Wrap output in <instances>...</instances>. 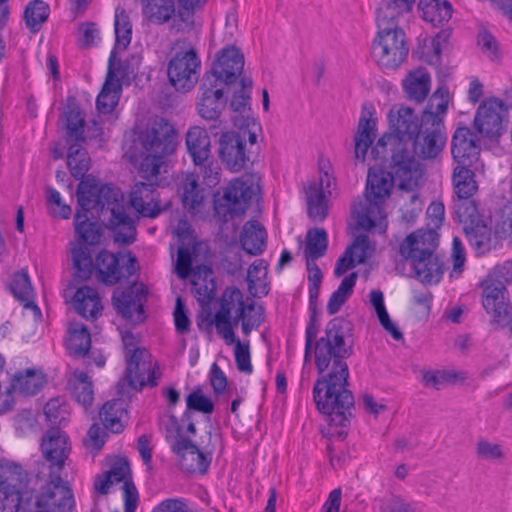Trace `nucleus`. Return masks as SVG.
I'll return each instance as SVG.
<instances>
[{
    "label": "nucleus",
    "mask_w": 512,
    "mask_h": 512,
    "mask_svg": "<svg viewBox=\"0 0 512 512\" xmlns=\"http://www.w3.org/2000/svg\"><path fill=\"white\" fill-rule=\"evenodd\" d=\"M171 450L179 459L181 468L190 473H205L210 459L189 439H180L172 444Z\"/></svg>",
    "instance_id": "23"
},
{
    "label": "nucleus",
    "mask_w": 512,
    "mask_h": 512,
    "mask_svg": "<svg viewBox=\"0 0 512 512\" xmlns=\"http://www.w3.org/2000/svg\"><path fill=\"white\" fill-rule=\"evenodd\" d=\"M255 193L256 187L252 183L242 179L232 180L223 195L224 206L226 207L223 213L224 216H239L244 214Z\"/></svg>",
    "instance_id": "21"
},
{
    "label": "nucleus",
    "mask_w": 512,
    "mask_h": 512,
    "mask_svg": "<svg viewBox=\"0 0 512 512\" xmlns=\"http://www.w3.org/2000/svg\"><path fill=\"white\" fill-rule=\"evenodd\" d=\"M482 287V304L486 312L492 315V325L497 329L509 327L512 333V305L506 297V287L491 276L482 282Z\"/></svg>",
    "instance_id": "11"
},
{
    "label": "nucleus",
    "mask_w": 512,
    "mask_h": 512,
    "mask_svg": "<svg viewBox=\"0 0 512 512\" xmlns=\"http://www.w3.org/2000/svg\"><path fill=\"white\" fill-rule=\"evenodd\" d=\"M145 301L146 291L137 285L130 286L125 290L116 289L112 296V303L117 313L134 322L144 320L143 305Z\"/></svg>",
    "instance_id": "17"
},
{
    "label": "nucleus",
    "mask_w": 512,
    "mask_h": 512,
    "mask_svg": "<svg viewBox=\"0 0 512 512\" xmlns=\"http://www.w3.org/2000/svg\"><path fill=\"white\" fill-rule=\"evenodd\" d=\"M307 213L316 222H322L328 215L327 199L324 191L319 189L316 182L306 189Z\"/></svg>",
    "instance_id": "42"
},
{
    "label": "nucleus",
    "mask_w": 512,
    "mask_h": 512,
    "mask_svg": "<svg viewBox=\"0 0 512 512\" xmlns=\"http://www.w3.org/2000/svg\"><path fill=\"white\" fill-rule=\"evenodd\" d=\"M243 67V54L235 46H229L221 50L212 70L204 76H214L221 85L231 84L241 75Z\"/></svg>",
    "instance_id": "20"
},
{
    "label": "nucleus",
    "mask_w": 512,
    "mask_h": 512,
    "mask_svg": "<svg viewBox=\"0 0 512 512\" xmlns=\"http://www.w3.org/2000/svg\"><path fill=\"white\" fill-rule=\"evenodd\" d=\"M142 147L138 173L147 180L156 178L165 163V157L174 152L176 130L164 118L154 119L139 135Z\"/></svg>",
    "instance_id": "4"
},
{
    "label": "nucleus",
    "mask_w": 512,
    "mask_h": 512,
    "mask_svg": "<svg viewBox=\"0 0 512 512\" xmlns=\"http://www.w3.org/2000/svg\"><path fill=\"white\" fill-rule=\"evenodd\" d=\"M395 181L399 183L392 168L389 172L374 167L369 169L366 197L355 203L352 210L359 228L369 231L376 226L386 227L385 215L380 204L389 197Z\"/></svg>",
    "instance_id": "6"
},
{
    "label": "nucleus",
    "mask_w": 512,
    "mask_h": 512,
    "mask_svg": "<svg viewBox=\"0 0 512 512\" xmlns=\"http://www.w3.org/2000/svg\"><path fill=\"white\" fill-rule=\"evenodd\" d=\"M328 246V236L323 228L309 229L306 234L305 259L317 260L324 256Z\"/></svg>",
    "instance_id": "47"
},
{
    "label": "nucleus",
    "mask_w": 512,
    "mask_h": 512,
    "mask_svg": "<svg viewBox=\"0 0 512 512\" xmlns=\"http://www.w3.org/2000/svg\"><path fill=\"white\" fill-rule=\"evenodd\" d=\"M45 376L41 370L26 369L16 373L11 381V389L23 395H35L43 387Z\"/></svg>",
    "instance_id": "36"
},
{
    "label": "nucleus",
    "mask_w": 512,
    "mask_h": 512,
    "mask_svg": "<svg viewBox=\"0 0 512 512\" xmlns=\"http://www.w3.org/2000/svg\"><path fill=\"white\" fill-rule=\"evenodd\" d=\"M192 292L201 306H207L215 296L216 284L213 271L206 265L196 266L191 276Z\"/></svg>",
    "instance_id": "27"
},
{
    "label": "nucleus",
    "mask_w": 512,
    "mask_h": 512,
    "mask_svg": "<svg viewBox=\"0 0 512 512\" xmlns=\"http://www.w3.org/2000/svg\"><path fill=\"white\" fill-rule=\"evenodd\" d=\"M44 414L52 425H61L67 420V405L59 398L50 399L44 407Z\"/></svg>",
    "instance_id": "56"
},
{
    "label": "nucleus",
    "mask_w": 512,
    "mask_h": 512,
    "mask_svg": "<svg viewBox=\"0 0 512 512\" xmlns=\"http://www.w3.org/2000/svg\"><path fill=\"white\" fill-rule=\"evenodd\" d=\"M41 452L45 461L38 464L36 477L61 475L71 452L69 437L58 428L48 430L41 441Z\"/></svg>",
    "instance_id": "10"
},
{
    "label": "nucleus",
    "mask_w": 512,
    "mask_h": 512,
    "mask_svg": "<svg viewBox=\"0 0 512 512\" xmlns=\"http://www.w3.org/2000/svg\"><path fill=\"white\" fill-rule=\"evenodd\" d=\"M130 205L144 217L155 218L162 211L152 183H136L130 192Z\"/></svg>",
    "instance_id": "24"
},
{
    "label": "nucleus",
    "mask_w": 512,
    "mask_h": 512,
    "mask_svg": "<svg viewBox=\"0 0 512 512\" xmlns=\"http://www.w3.org/2000/svg\"><path fill=\"white\" fill-rule=\"evenodd\" d=\"M67 165L70 169L71 175L75 179H82V181L89 178H84L85 174L90 168V157L88 152L82 148L78 142L71 144L68 149ZM90 178H93L90 176Z\"/></svg>",
    "instance_id": "45"
},
{
    "label": "nucleus",
    "mask_w": 512,
    "mask_h": 512,
    "mask_svg": "<svg viewBox=\"0 0 512 512\" xmlns=\"http://www.w3.org/2000/svg\"><path fill=\"white\" fill-rule=\"evenodd\" d=\"M192 259L188 248L180 247L177 253V260L175 270L179 278L186 279L192 276L193 269L191 268Z\"/></svg>",
    "instance_id": "63"
},
{
    "label": "nucleus",
    "mask_w": 512,
    "mask_h": 512,
    "mask_svg": "<svg viewBox=\"0 0 512 512\" xmlns=\"http://www.w3.org/2000/svg\"><path fill=\"white\" fill-rule=\"evenodd\" d=\"M379 510L380 512H419L417 506L394 494L379 499Z\"/></svg>",
    "instance_id": "57"
},
{
    "label": "nucleus",
    "mask_w": 512,
    "mask_h": 512,
    "mask_svg": "<svg viewBox=\"0 0 512 512\" xmlns=\"http://www.w3.org/2000/svg\"><path fill=\"white\" fill-rule=\"evenodd\" d=\"M376 22L378 32L371 47L372 58L382 69L395 70L408 55L405 33L398 27V21L382 22L376 17Z\"/></svg>",
    "instance_id": "8"
},
{
    "label": "nucleus",
    "mask_w": 512,
    "mask_h": 512,
    "mask_svg": "<svg viewBox=\"0 0 512 512\" xmlns=\"http://www.w3.org/2000/svg\"><path fill=\"white\" fill-rule=\"evenodd\" d=\"M13 481L7 478L0 482V512H27L24 500L31 494V480L25 485L20 482L19 487Z\"/></svg>",
    "instance_id": "25"
},
{
    "label": "nucleus",
    "mask_w": 512,
    "mask_h": 512,
    "mask_svg": "<svg viewBox=\"0 0 512 512\" xmlns=\"http://www.w3.org/2000/svg\"><path fill=\"white\" fill-rule=\"evenodd\" d=\"M372 106L369 109L363 105L362 116L359 119L357 133L355 135V157L364 160L368 148L371 146L376 134V122L372 118Z\"/></svg>",
    "instance_id": "29"
},
{
    "label": "nucleus",
    "mask_w": 512,
    "mask_h": 512,
    "mask_svg": "<svg viewBox=\"0 0 512 512\" xmlns=\"http://www.w3.org/2000/svg\"><path fill=\"white\" fill-rule=\"evenodd\" d=\"M85 120L78 108H70L65 113V129L69 141L83 142Z\"/></svg>",
    "instance_id": "53"
},
{
    "label": "nucleus",
    "mask_w": 512,
    "mask_h": 512,
    "mask_svg": "<svg viewBox=\"0 0 512 512\" xmlns=\"http://www.w3.org/2000/svg\"><path fill=\"white\" fill-rule=\"evenodd\" d=\"M125 413V402L122 399H114L102 406L99 418L106 430L120 433L124 428L122 418Z\"/></svg>",
    "instance_id": "39"
},
{
    "label": "nucleus",
    "mask_w": 512,
    "mask_h": 512,
    "mask_svg": "<svg viewBox=\"0 0 512 512\" xmlns=\"http://www.w3.org/2000/svg\"><path fill=\"white\" fill-rule=\"evenodd\" d=\"M356 280L357 273L353 272L341 281L337 290L332 293L328 300L327 312L329 315L336 314L352 295Z\"/></svg>",
    "instance_id": "48"
},
{
    "label": "nucleus",
    "mask_w": 512,
    "mask_h": 512,
    "mask_svg": "<svg viewBox=\"0 0 512 512\" xmlns=\"http://www.w3.org/2000/svg\"><path fill=\"white\" fill-rule=\"evenodd\" d=\"M448 108V90L439 87L429 98L428 104L422 113V124L431 126V129L425 128L424 132L419 134L413 140V146L408 145V157H403L400 168L402 172L397 171L395 163L390 166L399 179V188L412 191L418 187L423 176V167L418 158H435L443 149L446 137L441 132V125Z\"/></svg>",
    "instance_id": "3"
},
{
    "label": "nucleus",
    "mask_w": 512,
    "mask_h": 512,
    "mask_svg": "<svg viewBox=\"0 0 512 512\" xmlns=\"http://www.w3.org/2000/svg\"><path fill=\"white\" fill-rule=\"evenodd\" d=\"M438 246V234L432 230L419 229L410 233L399 246L400 255L410 264L418 258L435 253Z\"/></svg>",
    "instance_id": "18"
},
{
    "label": "nucleus",
    "mask_w": 512,
    "mask_h": 512,
    "mask_svg": "<svg viewBox=\"0 0 512 512\" xmlns=\"http://www.w3.org/2000/svg\"><path fill=\"white\" fill-rule=\"evenodd\" d=\"M352 324L342 317L330 320L314 345L315 366L320 374L313 388L318 410L326 416L327 434L343 439L354 407V396L347 389L349 368L346 359L353 354Z\"/></svg>",
    "instance_id": "1"
},
{
    "label": "nucleus",
    "mask_w": 512,
    "mask_h": 512,
    "mask_svg": "<svg viewBox=\"0 0 512 512\" xmlns=\"http://www.w3.org/2000/svg\"><path fill=\"white\" fill-rule=\"evenodd\" d=\"M160 428L165 434L166 440L172 446L173 443L184 439L182 437V427L179 424L177 418L171 414H164L160 418Z\"/></svg>",
    "instance_id": "59"
},
{
    "label": "nucleus",
    "mask_w": 512,
    "mask_h": 512,
    "mask_svg": "<svg viewBox=\"0 0 512 512\" xmlns=\"http://www.w3.org/2000/svg\"><path fill=\"white\" fill-rule=\"evenodd\" d=\"M220 158L226 167L239 172L250 162V151L246 145V132H226L220 137Z\"/></svg>",
    "instance_id": "15"
},
{
    "label": "nucleus",
    "mask_w": 512,
    "mask_h": 512,
    "mask_svg": "<svg viewBox=\"0 0 512 512\" xmlns=\"http://www.w3.org/2000/svg\"><path fill=\"white\" fill-rule=\"evenodd\" d=\"M507 122V107L497 98L483 101L474 117L475 129L487 138L500 136L504 132Z\"/></svg>",
    "instance_id": "14"
},
{
    "label": "nucleus",
    "mask_w": 512,
    "mask_h": 512,
    "mask_svg": "<svg viewBox=\"0 0 512 512\" xmlns=\"http://www.w3.org/2000/svg\"><path fill=\"white\" fill-rule=\"evenodd\" d=\"M244 307L243 293L238 288L228 287L224 290L220 299V308L215 313L212 323L228 345L235 342V333L232 329L233 316L242 315Z\"/></svg>",
    "instance_id": "13"
},
{
    "label": "nucleus",
    "mask_w": 512,
    "mask_h": 512,
    "mask_svg": "<svg viewBox=\"0 0 512 512\" xmlns=\"http://www.w3.org/2000/svg\"><path fill=\"white\" fill-rule=\"evenodd\" d=\"M263 314V308L261 306L256 307L254 302L245 304L242 315L233 316L232 328L241 322L242 332L247 336L262 324L264 321Z\"/></svg>",
    "instance_id": "49"
},
{
    "label": "nucleus",
    "mask_w": 512,
    "mask_h": 512,
    "mask_svg": "<svg viewBox=\"0 0 512 512\" xmlns=\"http://www.w3.org/2000/svg\"><path fill=\"white\" fill-rule=\"evenodd\" d=\"M114 30L116 42L114 49L124 51L132 39V23L126 10L117 7L115 10Z\"/></svg>",
    "instance_id": "46"
},
{
    "label": "nucleus",
    "mask_w": 512,
    "mask_h": 512,
    "mask_svg": "<svg viewBox=\"0 0 512 512\" xmlns=\"http://www.w3.org/2000/svg\"><path fill=\"white\" fill-rule=\"evenodd\" d=\"M47 204L49 206L50 213L53 216H58L63 219H68L71 215V207L63 203L60 193L52 188L46 189Z\"/></svg>",
    "instance_id": "58"
},
{
    "label": "nucleus",
    "mask_w": 512,
    "mask_h": 512,
    "mask_svg": "<svg viewBox=\"0 0 512 512\" xmlns=\"http://www.w3.org/2000/svg\"><path fill=\"white\" fill-rule=\"evenodd\" d=\"M121 85H114L112 82H106L96 99L97 110L102 114H108L113 111L119 100Z\"/></svg>",
    "instance_id": "54"
},
{
    "label": "nucleus",
    "mask_w": 512,
    "mask_h": 512,
    "mask_svg": "<svg viewBox=\"0 0 512 512\" xmlns=\"http://www.w3.org/2000/svg\"><path fill=\"white\" fill-rule=\"evenodd\" d=\"M478 457L486 460H497L504 457L502 447L499 444L487 440H479L476 446Z\"/></svg>",
    "instance_id": "64"
},
{
    "label": "nucleus",
    "mask_w": 512,
    "mask_h": 512,
    "mask_svg": "<svg viewBox=\"0 0 512 512\" xmlns=\"http://www.w3.org/2000/svg\"><path fill=\"white\" fill-rule=\"evenodd\" d=\"M200 98L197 109L201 117L215 120L226 105L223 88L214 76H204L200 85Z\"/></svg>",
    "instance_id": "19"
},
{
    "label": "nucleus",
    "mask_w": 512,
    "mask_h": 512,
    "mask_svg": "<svg viewBox=\"0 0 512 512\" xmlns=\"http://www.w3.org/2000/svg\"><path fill=\"white\" fill-rule=\"evenodd\" d=\"M49 7L42 0H34L27 4L24 11V19L27 27L32 32H37L41 25L47 20Z\"/></svg>",
    "instance_id": "52"
},
{
    "label": "nucleus",
    "mask_w": 512,
    "mask_h": 512,
    "mask_svg": "<svg viewBox=\"0 0 512 512\" xmlns=\"http://www.w3.org/2000/svg\"><path fill=\"white\" fill-rule=\"evenodd\" d=\"M267 233L258 221L247 222L240 236L242 248L250 255L262 254L266 248Z\"/></svg>",
    "instance_id": "34"
},
{
    "label": "nucleus",
    "mask_w": 512,
    "mask_h": 512,
    "mask_svg": "<svg viewBox=\"0 0 512 512\" xmlns=\"http://www.w3.org/2000/svg\"><path fill=\"white\" fill-rule=\"evenodd\" d=\"M451 152L457 164L472 165L480 153L478 137L468 127L457 128L452 137Z\"/></svg>",
    "instance_id": "22"
},
{
    "label": "nucleus",
    "mask_w": 512,
    "mask_h": 512,
    "mask_svg": "<svg viewBox=\"0 0 512 512\" xmlns=\"http://www.w3.org/2000/svg\"><path fill=\"white\" fill-rule=\"evenodd\" d=\"M125 375L130 387L141 390L144 386H157L162 374L148 350L136 349L126 359Z\"/></svg>",
    "instance_id": "12"
},
{
    "label": "nucleus",
    "mask_w": 512,
    "mask_h": 512,
    "mask_svg": "<svg viewBox=\"0 0 512 512\" xmlns=\"http://www.w3.org/2000/svg\"><path fill=\"white\" fill-rule=\"evenodd\" d=\"M370 302L375 309L377 317L382 327L391 334L395 340L403 338V334L397 326L391 321L384 304V295L380 290H372L370 293Z\"/></svg>",
    "instance_id": "50"
},
{
    "label": "nucleus",
    "mask_w": 512,
    "mask_h": 512,
    "mask_svg": "<svg viewBox=\"0 0 512 512\" xmlns=\"http://www.w3.org/2000/svg\"><path fill=\"white\" fill-rule=\"evenodd\" d=\"M464 231L470 245L478 255L489 252L492 248V232L484 223L464 226Z\"/></svg>",
    "instance_id": "43"
},
{
    "label": "nucleus",
    "mask_w": 512,
    "mask_h": 512,
    "mask_svg": "<svg viewBox=\"0 0 512 512\" xmlns=\"http://www.w3.org/2000/svg\"><path fill=\"white\" fill-rule=\"evenodd\" d=\"M186 146L197 166L205 165L210 156V137L201 127H191L186 134Z\"/></svg>",
    "instance_id": "30"
},
{
    "label": "nucleus",
    "mask_w": 512,
    "mask_h": 512,
    "mask_svg": "<svg viewBox=\"0 0 512 512\" xmlns=\"http://www.w3.org/2000/svg\"><path fill=\"white\" fill-rule=\"evenodd\" d=\"M368 250V236L364 234L358 235L353 244L345 250L343 256L337 260L334 269L335 276L340 277L357 264L365 263L368 257Z\"/></svg>",
    "instance_id": "28"
},
{
    "label": "nucleus",
    "mask_w": 512,
    "mask_h": 512,
    "mask_svg": "<svg viewBox=\"0 0 512 512\" xmlns=\"http://www.w3.org/2000/svg\"><path fill=\"white\" fill-rule=\"evenodd\" d=\"M389 122L392 130L391 134L382 136L372 148V154L375 159H384L386 146H391V161L395 163L397 171L402 172L400 168L403 157H408V145H414L413 140L420 134L421 127L418 116L410 107H394L389 112Z\"/></svg>",
    "instance_id": "5"
},
{
    "label": "nucleus",
    "mask_w": 512,
    "mask_h": 512,
    "mask_svg": "<svg viewBox=\"0 0 512 512\" xmlns=\"http://www.w3.org/2000/svg\"><path fill=\"white\" fill-rule=\"evenodd\" d=\"M456 214L461 223L467 225H474L478 221V209L473 201L459 200L455 205Z\"/></svg>",
    "instance_id": "61"
},
{
    "label": "nucleus",
    "mask_w": 512,
    "mask_h": 512,
    "mask_svg": "<svg viewBox=\"0 0 512 512\" xmlns=\"http://www.w3.org/2000/svg\"><path fill=\"white\" fill-rule=\"evenodd\" d=\"M105 474L110 478L112 484L123 482L124 512H135L139 495L136 487L129 480L130 467L128 462L125 460L115 462Z\"/></svg>",
    "instance_id": "26"
},
{
    "label": "nucleus",
    "mask_w": 512,
    "mask_h": 512,
    "mask_svg": "<svg viewBox=\"0 0 512 512\" xmlns=\"http://www.w3.org/2000/svg\"><path fill=\"white\" fill-rule=\"evenodd\" d=\"M471 165L457 164L453 171V185L458 200H467L477 191L478 186L474 179Z\"/></svg>",
    "instance_id": "38"
},
{
    "label": "nucleus",
    "mask_w": 512,
    "mask_h": 512,
    "mask_svg": "<svg viewBox=\"0 0 512 512\" xmlns=\"http://www.w3.org/2000/svg\"><path fill=\"white\" fill-rule=\"evenodd\" d=\"M416 0H387L377 9L376 17L382 22L385 19L398 21L399 17L412 10Z\"/></svg>",
    "instance_id": "51"
},
{
    "label": "nucleus",
    "mask_w": 512,
    "mask_h": 512,
    "mask_svg": "<svg viewBox=\"0 0 512 512\" xmlns=\"http://www.w3.org/2000/svg\"><path fill=\"white\" fill-rule=\"evenodd\" d=\"M66 347L70 354L84 357L91 347V336L87 327L82 323H72L69 327Z\"/></svg>",
    "instance_id": "41"
},
{
    "label": "nucleus",
    "mask_w": 512,
    "mask_h": 512,
    "mask_svg": "<svg viewBox=\"0 0 512 512\" xmlns=\"http://www.w3.org/2000/svg\"><path fill=\"white\" fill-rule=\"evenodd\" d=\"M187 408L204 414H211L214 404L201 390L191 392L186 398Z\"/></svg>",
    "instance_id": "60"
},
{
    "label": "nucleus",
    "mask_w": 512,
    "mask_h": 512,
    "mask_svg": "<svg viewBox=\"0 0 512 512\" xmlns=\"http://www.w3.org/2000/svg\"><path fill=\"white\" fill-rule=\"evenodd\" d=\"M179 50L168 63L167 74L177 91L191 90L199 79L201 61L195 49L185 41H178Z\"/></svg>",
    "instance_id": "9"
},
{
    "label": "nucleus",
    "mask_w": 512,
    "mask_h": 512,
    "mask_svg": "<svg viewBox=\"0 0 512 512\" xmlns=\"http://www.w3.org/2000/svg\"><path fill=\"white\" fill-rule=\"evenodd\" d=\"M24 503L29 511L39 509L45 512H71L75 506L73 492L61 475L31 480V494Z\"/></svg>",
    "instance_id": "7"
},
{
    "label": "nucleus",
    "mask_w": 512,
    "mask_h": 512,
    "mask_svg": "<svg viewBox=\"0 0 512 512\" xmlns=\"http://www.w3.org/2000/svg\"><path fill=\"white\" fill-rule=\"evenodd\" d=\"M107 433L96 423L92 424L84 439V445L88 449L99 451L105 444Z\"/></svg>",
    "instance_id": "62"
},
{
    "label": "nucleus",
    "mask_w": 512,
    "mask_h": 512,
    "mask_svg": "<svg viewBox=\"0 0 512 512\" xmlns=\"http://www.w3.org/2000/svg\"><path fill=\"white\" fill-rule=\"evenodd\" d=\"M74 306L78 314L85 319H96L103 310L97 290L90 286L77 289L74 295Z\"/></svg>",
    "instance_id": "31"
},
{
    "label": "nucleus",
    "mask_w": 512,
    "mask_h": 512,
    "mask_svg": "<svg viewBox=\"0 0 512 512\" xmlns=\"http://www.w3.org/2000/svg\"><path fill=\"white\" fill-rule=\"evenodd\" d=\"M10 290L14 297L24 304V307L40 313V309L33 302V288L27 272L21 271L13 275Z\"/></svg>",
    "instance_id": "44"
},
{
    "label": "nucleus",
    "mask_w": 512,
    "mask_h": 512,
    "mask_svg": "<svg viewBox=\"0 0 512 512\" xmlns=\"http://www.w3.org/2000/svg\"><path fill=\"white\" fill-rule=\"evenodd\" d=\"M418 8L422 12V18L433 26L447 22L453 12L448 0H419Z\"/></svg>",
    "instance_id": "37"
},
{
    "label": "nucleus",
    "mask_w": 512,
    "mask_h": 512,
    "mask_svg": "<svg viewBox=\"0 0 512 512\" xmlns=\"http://www.w3.org/2000/svg\"><path fill=\"white\" fill-rule=\"evenodd\" d=\"M431 77L425 68L410 71L403 80V89L407 98L417 103L423 102L429 94Z\"/></svg>",
    "instance_id": "32"
},
{
    "label": "nucleus",
    "mask_w": 512,
    "mask_h": 512,
    "mask_svg": "<svg viewBox=\"0 0 512 512\" xmlns=\"http://www.w3.org/2000/svg\"><path fill=\"white\" fill-rule=\"evenodd\" d=\"M143 16L153 24L162 25L175 15L176 4L187 11L201 8L207 0H140Z\"/></svg>",
    "instance_id": "16"
},
{
    "label": "nucleus",
    "mask_w": 512,
    "mask_h": 512,
    "mask_svg": "<svg viewBox=\"0 0 512 512\" xmlns=\"http://www.w3.org/2000/svg\"><path fill=\"white\" fill-rule=\"evenodd\" d=\"M415 277L422 283H438L444 272L443 263L439 260L436 253L423 258H418L410 264Z\"/></svg>",
    "instance_id": "33"
},
{
    "label": "nucleus",
    "mask_w": 512,
    "mask_h": 512,
    "mask_svg": "<svg viewBox=\"0 0 512 512\" xmlns=\"http://www.w3.org/2000/svg\"><path fill=\"white\" fill-rule=\"evenodd\" d=\"M96 269L99 281L106 285L116 284L122 277L118 258L106 250L99 252L93 269Z\"/></svg>",
    "instance_id": "35"
},
{
    "label": "nucleus",
    "mask_w": 512,
    "mask_h": 512,
    "mask_svg": "<svg viewBox=\"0 0 512 512\" xmlns=\"http://www.w3.org/2000/svg\"><path fill=\"white\" fill-rule=\"evenodd\" d=\"M69 386L73 398L84 408L92 405L94 399L93 385L88 375L80 370H75L69 380Z\"/></svg>",
    "instance_id": "40"
},
{
    "label": "nucleus",
    "mask_w": 512,
    "mask_h": 512,
    "mask_svg": "<svg viewBox=\"0 0 512 512\" xmlns=\"http://www.w3.org/2000/svg\"><path fill=\"white\" fill-rule=\"evenodd\" d=\"M203 191L199 187L197 178L191 174L183 181L182 201L186 208L194 210L200 206L203 201Z\"/></svg>",
    "instance_id": "55"
},
{
    "label": "nucleus",
    "mask_w": 512,
    "mask_h": 512,
    "mask_svg": "<svg viewBox=\"0 0 512 512\" xmlns=\"http://www.w3.org/2000/svg\"><path fill=\"white\" fill-rule=\"evenodd\" d=\"M78 210L74 218L75 233L81 242L71 249L75 276L81 280L90 278L93 272L92 253L89 246L97 245L101 229L96 222L89 221L96 214L107 221V227L114 231V240L120 244H130L135 240L136 229L133 219L126 213L123 195L107 184H100L95 178H87L79 183L76 191Z\"/></svg>",
    "instance_id": "2"
}]
</instances>
